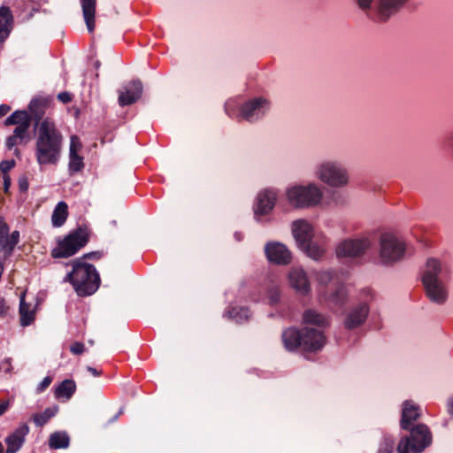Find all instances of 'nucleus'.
Returning <instances> with one entry per match:
<instances>
[{"label":"nucleus","instance_id":"54","mask_svg":"<svg viewBox=\"0 0 453 453\" xmlns=\"http://www.w3.org/2000/svg\"><path fill=\"white\" fill-rule=\"evenodd\" d=\"M124 412V408H120L117 414H115L110 420V423H115L118 421V418Z\"/></svg>","mask_w":453,"mask_h":453},{"label":"nucleus","instance_id":"28","mask_svg":"<svg viewBox=\"0 0 453 453\" xmlns=\"http://www.w3.org/2000/svg\"><path fill=\"white\" fill-rule=\"evenodd\" d=\"M48 106V101L43 98H35L32 100L29 104V111L32 118L35 121V125L37 127L41 124V120L42 119L46 108Z\"/></svg>","mask_w":453,"mask_h":453},{"label":"nucleus","instance_id":"43","mask_svg":"<svg viewBox=\"0 0 453 453\" xmlns=\"http://www.w3.org/2000/svg\"><path fill=\"white\" fill-rule=\"evenodd\" d=\"M52 382V378L50 376L45 377L42 382L37 387V392H43Z\"/></svg>","mask_w":453,"mask_h":453},{"label":"nucleus","instance_id":"41","mask_svg":"<svg viewBox=\"0 0 453 453\" xmlns=\"http://www.w3.org/2000/svg\"><path fill=\"white\" fill-rule=\"evenodd\" d=\"M19 237V233L18 231L12 232L11 237L9 238V243L5 246V248H2L6 251L7 254H10L14 246L18 243Z\"/></svg>","mask_w":453,"mask_h":453},{"label":"nucleus","instance_id":"5","mask_svg":"<svg viewBox=\"0 0 453 453\" xmlns=\"http://www.w3.org/2000/svg\"><path fill=\"white\" fill-rule=\"evenodd\" d=\"M312 173L317 180L332 188H344L350 181L348 169L334 158L317 161Z\"/></svg>","mask_w":453,"mask_h":453},{"label":"nucleus","instance_id":"53","mask_svg":"<svg viewBox=\"0 0 453 453\" xmlns=\"http://www.w3.org/2000/svg\"><path fill=\"white\" fill-rule=\"evenodd\" d=\"M10 185H11V179H10L9 175H4V186L5 192L8 191Z\"/></svg>","mask_w":453,"mask_h":453},{"label":"nucleus","instance_id":"55","mask_svg":"<svg viewBox=\"0 0 453 453\" xmlns=\"http://www.w3.org/2000/svg\"><path fill=\"white\" fill-rule=\"evenodd\" d=\"M4 444L0 441V453H4Z\"/></svg>","mask_w":453,"mask_h":453},{"label":"nucleus","instance_id":"40","mask_svg":"<svg viewBox=\"0 0 453 453\" xmlns=\"http://www.w3.org/2000/svg\"><path fill=\"white\" fill-rule=\"evenodd\" d=\"M267 297L271 304H276L280 298V292L278 286H272L267 290Z\"/></svg>","mask_w":453,"mask_h":453},{"label":"nucleus","instance_id":"57","mask_svg":"<svg viewBox=\"0 0 453 453\" xmlns=\"http://www.w3.org/2000/svg\"><path fill=\"white\" fill-rule=\"evenodd\" d=\"M450 139H451V142H452V143H453V133H452V135H451V138H450Z\"/></svg>","mask_w":453,"mask_h":453},{"label":"nucleus","instance_id":"21","mask_svg":"<svg viewBox=\"0 0 453 453\" xmlns=\"http://www.w3.org/2000/svg\"><path fill=\"white\" fill-rule=\"evenodd\" d=\"M142 82L137 81H133L129 84H127L124 91L119 92V104L120 106H126L135 103L138 99L141 98L142 94Z\"/></svg>","mask_w":453,"mask_h":453},{"label":"nucleus","instance_id":"12","mask_svg":"<svg viewBox=\"0 0 453 453\" xmlns=\"http://www.w3.org/2000/svg\"><path fill=\"white\" fill-rule=\"evenodd\" d=\"M280 196V190L273 187H268L260 190L254 203L255 218L268 215L275 207Z\"/></svg>","mask_w":453,"mask_h":453},{"label":"nucleus","instance_id":"11","mask_svg":"<svg viewBox=\"0 0 453 453\" xmlns=\"http://www.w3.org/2000/svg\"><path fill=\"white\" fill-rule=\"evenodd\" d=\"M372 247V241L368 236L349 238L341 242L336 248L338 257H360Z\"/></svg>","mask_w":453,"mask_h":453},{"label":"nucleus","instance_id":"23","mask_svg":"<svg viewBox=\"0 0 453 453\" xmlns=\"http://www.w3.org/2000/svg\"><path fill=\"white\" fill-rule=\"evenodd\" d=\"M27 434L28 427L24 426L9 434L4 439L6 444L5 453H17L23 446Z\"/></svg>","mask_w":453,"mask_h":453},{"label":"nucleus","instance_id":"6","mask_svg":"<svg viewBox=\"0 0 453 453\" xmlns=\"http://www.w3.org/2000/svg\"><path fill=\"white\" fill-rule=\"evenodd\" d=\"M375 298L372 289L361 290L357 303L352 304L345 312L342 324L345 329L354 330L361 327L370 314V305Z\"/></svg>","mask_w":453,"mask_h":453},{"label":"nucleus","instance_id":"39","mask_svg":"<svg viewBox=\"0 0 453 453\" xmlns=\"http://www.w3.org/2000/svg\"><path fill=\"white\" fill-rule=\"evenodd\" d=\"M9 232V227L7 224L0 219V247L5 248V246L9 243V237L7 236Z\"/></svg>","mask_w":453,"mask_h":453},{"label":"nucleus","instance_id":"44","mask_svg":"<svg viewBox=\"0 0 453 453\" xmlns=\"http://www.w3.org/2000/svg\"><path fill=\"white\" fill-rule=\"evenodd\" d=\"M394 445L392 442L385 441L380 445L378 453H393Z\"/></svg>","mask_w":453,"mask_h":453},{"label":"nucleus","instance_id":"26","mask_svg":"<svg viewBox=\"0 0 453 453\" xmlns=\"http://www.w3.org/2000/svg\"><path fill=\"white\" fill-rule=\"evenodd\" d=\"M12 14L9 7H0V42H3L10 35L12 25Z\"/></svg>","mask_w":453,"mask_h":453},{"label":"nucleus","instance_id":"27","mask_svg":"<svg viewBox=\"0 0 453 453\" xmlns=\"http://www.w3.org/2000/svg\"><path fill=\"white\" fill-rule=\"evenodd\" d=\"M83 18L89 33L95 29L96 0H81Z\"/></svg>","mask_w":453,"mask_h":453},{"label":"nucleus","instance_id":"29","mask_svg":"<svg viewBox=\"0 0 453 453\" xmlns=\"http://www.w3.org/2000/svg\"><path fill=\"white\" fill-rule=\"evenodd\" d=\"M420 416V409L411 402L403 403L401 425H411V422L418 420Z\"/></svg>","mask_w":453,"mask_h":453},{"label":"nucleus","instance_id":"3","mask_svg":"<svg viewBox=\"0 0 453 453\" xmlns=\"http://www.w3.org/2000/svg\"><path fill=\"white\" fill-rule=\"evenodd\" d=\"M225 111L231 118H237L249 123L261 120L271 108L270 101L264 96H256L242 103L230 98L225 103Z\"/></svg>","mask_w":453,"mask_h":453},{"label":"nucleus","instance_id":"30","mask_svg":"<svg viewBox=\"0 0 453 453\" xmlns=\"http://www.w3.org/2000/svg\"><path fill=\"white\" fill-rule=\"evenodd\" d=\"M75 390V382L73 380H65L55 388V397L58 400L68 401Z\"/></svg>","mask_w":453,"mask_h":453},{"label":"nucleus","instance_id":"45","mask_svg":"<svg viewBox=\"0 0 453 453\" xmlns=\"http://www.w3.org/2000/svg\"><path fill=\"white\" fill-rule=\"evenodd\" d=\"M446 410L449 416L450 421L453 422V395L449 396L446 401Z\"/></svg>","mask_w":453,"mask_h":453},{"label":"nucleus","instance_id":"8","mask_svg":"<svg viewBox=\"0 0 453 453\" xmlns=\"http://www.w3.org/2000/svg\"><path fill=\"white\" fill-rule=\"evenodd\" d=\"M365 13L373 11L380 21H388L395 15L408 0H355Z\"/></svg>","mask_w":453,"mask_h":453},{"label":"nucleus","instance_id":"37","mask_svg":"<svg viewBox=\"0 0 453 453\" xmlns=\"http://www.w3.org/2000/svg\"><path fill=\"white\" fill-rule=\"evenodd\" d=\"M225 316L236 323H242L249 319L250 312L245 307H233L225 313Z\"/></svg>","mask_w":453,"mask_h":453},{"label":"nucleus","instance_id":"19","mask_svg":"<svg viewBox=\"0 0 453 453\" xmlns=\"http://www.w3.org/2000/svg\"><path fill=\"white\" fill-rule=\"evenodd\" d=\"M302 340L303 349L311 351L321 349L326 343V336L323 331L308 326L303 329Z\"/></svg>","mask_w":453,"mask_h":453},{"label":"nucleus","instance_id":"50","mask_svg":"<svg viewBox=\"0 0 453 453\" xmlns=\"http://www.w3.org/2000/svg\"><path fill=\"white\" fill-rule=\"evenodd\" d=\"M101 257V253L100 252H89V253H87L85 254L82 257H81L80 259H81V261H83L85 258H100Z\"/></svg>","mask_w":453,"mask_h":453},{"label":"nucleus","instance_id":"47","mask_svg":"<svg viewBox=\"0 0 453 453\" xmlns=\"http://www.w3.org/2000/svg\"><path fill=\"white\" fill-rule=\"evenodd\" d=\"M58 99L64 104L69 103L72 100V95L68 92H61L58 95Z\"/></svg>","mask_w":453,"mask_h":453},{"label":"nucleus","instance_id":"46","mask_svg":"<svg viewBox=\"0 0 453 453\" xmlns=\"http://www.w3.org/2000/svg\"><path fill=\"white\" fill-rule=\"evenodd\" d=\"M70 350L75 355L81 354L84 351V344L81 342H74L71 346Z\"/></svg>","mask_w":453,"mask_h":453},{"label":"nucleus","instance_id":"22","mask_svg":"<svg viewBox=\"0 0 453 453\" xmlns=\"http://www.w3.org/2000/svg\"><path fill=\"white\" fill-rule=\"evenodd\" d=\"M310 258L320 260L326 253V242L324 237L316 235L308 241L307 243L299 247Z\"/></svg>","mask_w":453,"mask_h":453},{"label":"nucleus","instance_id":"42","mask_svg":"<svg viewBox=\"0 0 453 453\" xmlns=\"http://www.w3.org/2000/svg\"><path fill=\"white\" fill-rule=\"evenodd\" d=\"M15 165L14 160H4L0 164V170L4 175H8L7 173Z\"/></svg>","mask_w":453,"mask_h":453},{"label":"nucleus","instance_id":"35","mask_svg":"<svg viewBox=\"0 0 453 453\" xmlns=\"http://www.w3.org/2000/svg\"><path fill=\"white\" fill-rule=\"evenodd\" d=\"M26 126L16 127L13 130V134L6 139V147L8 150H12L15 146L21 144L27 134Z\"/></svg>","mask_w":453,"mask_h":453},{"label":"nucleus","instance_id":"10","mask_svg":"<svg viewBox=\"0 0 453 453\" xmlns=\"http://www.w3.org/2000/svg\"><path fill=\"white\" fill-rule=\"evenodd\" d=\"M88 240V235L83 230L73 232L58 242V246L52 250V257H69L84 247Z\"/></svg>","mask_w":453,"mask_h":453},{"label":"nucleus","instance_id":"36","mask_svg":"<svg viewBox=\"0 0 453 453\" xmlns=\"http://www.w3.org/2000/svg\"><path fill=\"white\" fill-rule=\"evenodd\" d=\"M70 438L64 431L53 433L49 440V445L51 449H66L69 446Z\"/></svg>","mask_w":453,"mask_h":453},{"label":"nucleus","instance_id":"51","mask_svg":"<svg viewBox=\"0 0 453 453\" xmlns=\"http://www.w3.org/2000/svg\"><path fill=\"white\" fill-rule=\"evenodd\" d=\"M87 371L90 372L94 377H98L102 374V371L97 370L96 368L92 366H88Z\"/></svg>","mask_w":453,"mask_h":453},{"label":"nucleus","instance_id":"31","mask_svg":"<svg viewBox=\"0 0 453 453\" xmlns=\"http://www.w3.org/2000/svg\"><path fill=\"white\" fill-rule=\"evenodd\" d=\"M25 295V293L21 295L19 302L20 324L23 326H29L35 319L34 311L31 309V305L26 303Z\"/></svg>","mask_w":453,"mask_h":453},{"label":"nucleus","instance_id":"25","mask_svg":"<svg viewBox=\"0 0 453 453\" xmlns=\"http://www.w3.org/2000/svg\"><path fill=\"white\" fill-rule=\"evenodd\" d=\"M282 342L288 351H294L298 347L303 348V331L290 327L282 332Z\"/></svg>","mask_w":453,"mask_h":453},{"label":"nucleus","instance_id":"18","mask_svg":"<svg viewBox=\"0 0 453 453\" xmlns=\"http://www.w3.org/2000/svg\"><path fill=\"white\" fill-rule=\"evenodd\" d=\"M447 280L422 281L426 295L429 300L437 304L444 303L449 296Z\"/></svg>","mask_w":453,"mask_h":453},{"label":"nucleus","instance_id":"2","mask_svg":"<svg viewBox=\"0 0 453 453\" xmlns=\"http://www.w3.org/2000/svg\"><path fill=\"white\" fill-rule=\"evenodd\" d=\"M288 203L298 210L311 209L319 206L324 200L323 187L316 181L295 183L285 190Z\"/></svg>","mask_w":453,"mask_h":453},{"label":"nucleus","instance_id":"1","mask_svg":"<svg viewBox=\"0 0 453 453\" xmlns=\"http://www.w3.org/2000/svg\"><path fill=\"white\" fill-rule=\"evenodd\" d=\"M63 135L56 124L46 118L41 121L35 135V156L38 165H56L61 156Z\"/></svg>","mask_w":453,"mask_h":453},{"label":"nucleus","instance_id":"13","mask_svg":"<svg viewBox=\"0 0 453 453\" xmlns=\"http://www.w3.org/2000/svg\"><path fill=\"white\" fill-rule=\"evenodd\" d=\"M265 254L270 263L287 265L292 261V253L282 242L271 241L265 245Z\"/></svg>","mask_w":453,"mask_h":453},{"label":"nucleus","instance_id":"24","mask_svg":"<svg viewBox=\"0 0 453 453\" xmlns=\"http://www.w3.org/2000/svg\"><path fill=\"white\" fill-rule=\"evenodd\" d=\"M303 322L305 326L320 329L321 331L328 326V319L313 309H308L303 312Z\"/></svg>","mask_w":453,"mask_h":453},{"label":"nucleus","instance_id":"14","mask_svg":"<svg viewBox=\"0 0 453 453\" xmlns=\"http://www.w3.org/2000/svg\"><path fill=\"white\" fill-rule=\"evenodd\" d=\"M319 295L329 305L341 307L348 300L349 291L347 286L339 280L330 288L319 289Z\"/></svg>","mask_w":453,"mask_h":453},{"label":"nucleus","instance_id":"15","mask_svg":"<svg viewBox=\"0 0 453 453\" xmlns=\"http://www.w3.org/2000/svg\"><path fill=\"white\" fill-rule=\"evenodd\" d=\"M291 233L298 248L316 236L312 224L305 219L294 220L291 223Z\"/></svg>","mask_w":453,"mask_h":453},{"label":"nucleus","instance_id":"49","mask_svg":"<svg viewBox=\"0 0 453 453\" xmlns=\"http://www.w3.org/2000/svg\"><path fill=\"white\" fill-rule=\"evenodd\" d=\"M10 407V402L8 400L0 401V416L4 415Z\"/></svg>","mask_w":453,"mask_h":453},{"label":"nucleus","instance_id":"52","mask_svg":"<svg viewBox=\"0 0 453 453\" xmlns=\"http://www.w3.org/2000/svg\"><path fill=\"white\" fill-rule=\"evenodd\" d=\"M11 108L7 104H1L0 105V118L6 115L10 111Z\"/></svg>","mask_w":453,"mask_h":453},{"label":"nucleus","instance_id":"9","mask_svg":"<svg viewBox=\"0 0 453 453\" xmlns=\"http://www.w3.org/2000/svg\"><path fill=\"white\" fill-rule=\"evenodd\" d=\"M432 435L427 426H412L409 436L403 437L398 445V453H421L431 444Z\"/></svg>","mask_w":453,"mask_h":453},{"label":"nucleus","instance_id":"48","mask_svg":"<svg viewBox=\"0 0 453 453\" xmlns=\"http://www.w3.org/2000/svg\"><path fill=\"white\" fill-rule=\"evenodd\" d=\"M19 188L21 192H26L28 189V181L27 178L21 177L19 180Z\"/></svg>","mask_w":453,"mask_h":453},{"label":"nucleus","instance_id":"7","mask_svg":"<svg viewBox=\"0 0 453 453\" xmlns=\"http://www.w3.org/2000/svg\"><path fill=\"white\" fill-rule=\"evenodd\" d=\"M405 254V243L390 233H384L379 241L378 263L382 265H393Z\"/></svg>","mask_w":453,"mask_h":453},{"label":"nucleus","instance_id":"20","mask_svg":"<svg viewBox=\"0 0 453 453\" xmlns=\"http://www.w3.org/2000/svg\"><path fill=\"white\" fill-rule=\"evenodd\" d=\"M82 145L78 136L70 139L68 169L71 174L81 172L84 167L83 157L79 155Z\"/></svg>","mask_w":453,"mask_h":453},{"label":"nucleus","instance_id":"16","mask_svg":"<svg viewBox=\"0 0 453 453\" xmlns=\"http://www.w3.org/2000/svg\"><path fill=\"white\" fill-rule=\"evenodd\" d=\"M289 286L300 296H307L311 291V283L306 272L300 266L292 267L288 273Z\"/></svg>","mask_w":453,"mask_h":453},{"label":"nucleus","instance_id":"17","mask_svg":"<svg viewBox=\"0 0 453 453\" xmlns=\"http://www.w3.org/2000/svg\"><path fill=\"white\" fill-rule=\"evenodd\" d=\"M449 269L440 260L430 257L426 260L422 273V281L447 280Z\"/></svg>","mask_w":453,"mask_h":453},{"label":"nucleus","instance_id":"4","mask_svg":"<svg viewBox=\"0 0 453 453\" xmlns=\"http://www.w3.org/2000/svg\"><path fill=\"white\" fill-rule=\"evenodd\" d=\"M69 281L79 296H86L94 294L100 284L99 274L96 267L81 259L73 262V270L65 279Z\"/></svg>","mask_w":453,"mask_h":453},{"label":"nucleus","instance_id":"56","mask_svg":"<svg viewBox=\"0 0 453 453\" xmlns=\"http://www.w3.org/2000/svg\"><path fill=\"white\" fill-rule=\"evenodd\" d=\"M235 238L240 241L242 239V236L240 234H235Z\"/></svg>","mask_w":453,"mask_h":453},{"label":"nucleus","instance_id":"32","mask_svg":"<svg viewBox=\"0 0 453 453\" xmlns=\"http://www.w3.org/2000/svg\"><path fill=\"white\" fill-rule=\"evenodd\" d=\"M4 124L6 126H26V130H28L30 126V117L26 111H16L5 119Z\"/></svg>","mask_w":453,"mask_h":453},{"label":"nucleus","instance_id":"38","mask_svg":"<svg viewBox=\"0 0 453 453\" xmlns=\"http://www.w3.org/2000/svg\"><path fill=\"white\" fill-rule=\"evenodd\" d=\"M58 411V406L54 405L47 408L41 413H35L33 416V421L35 425H43L47 423L52 417H54Z\"/></svg>","mask_w":453,"mask_h":453},{"label":"nucleus","instance_id":"34","mask_svg":"<svg viewBox=\"0 0 453 453\" xmlns=\"http://www.w3.org/2000/svg\"><path fill=\"white\" fill-rule=\"evenodd\" d=\"M67 208V204L65 202H59L57 204L51 216V221L54 226L59 227L64 225L68 215Z\"/></svg>","mask_w":453,"mask_h":453},{"label":"nucleus","instance_id":"33","mask_svg":"<svg viewBox=\"0 0 453 453\" xmlns=\"http://www.w3.org/2000/svg\"><path fill=\"white\" fill-rule=\"evenodd\" d=\"M317 280L320 285V289L330 288L328 285L333 283V286L339 281L338 273L334 270L321 271L317 273Z\"/></svg>","mask_w":453,"mask_h":453}]
</instances>
